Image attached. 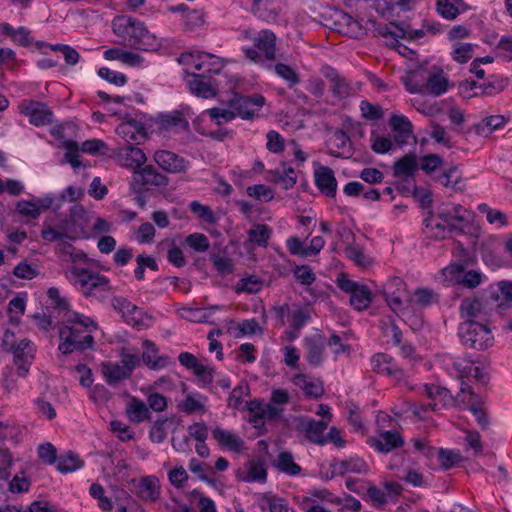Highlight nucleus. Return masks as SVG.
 <instances>
[{"mask_svg": "<svg viewBox=\"0 0 512 512\" xmlns=\"http://www.w3.org/2000/svg\"><path fill=\"white\" fill-rule=\"evenodd\" d=\"M114 34L123 39V44L142 51H155L160 46L156 36L144 23L130 16H118L112 21Z\"/></svg>", "mask_w": 512, "mask_h": 512, "instance_id": "nucleus-1", "label": "nucleus"}, {"mask_svg": "<svg viewBox=\"0 0 512 512\" xmlns=\"http://www.w3.org/2000/svg\"><path fill=\"white\" fill-rule=\"evenodd\" d=\"M71 273L76 277L84 297H95L100 302H104L108 298L112 287L106 276L87 268L75 266L71 268Z\"/></svg>", "mask_w": 512, "mask_h": 512, "instance_id": "nucleus-2", "label": "nucleus"}, {"mask_svg": "<svg viewBox=\"0 0 512 512\" xmlns=\"http://www.w3.org/2000/svg\"><path fill=\"white\" fill-rule=\"evenodd\" d=\"M119 355L120 361L103 362L100 366L105 382L111 387H117L123 381L128 380L140 364L139 356L129 353L125 348L121 349Z\"/></svg>", "mask_w": 512, "mask_h": 512, "instance_id": "nucleus-3", "label": "nucleus"}, {"mask_svg": "<svg viewBox=\"0 0 512 512\" xmlns=\"http://www.w3.org/2000/svg\"><path fill=\"white\" fill-rule=\"evenodd\" d=\"M458 335L463 345L475 350H485L494 342L491 330L475 320L462 322L458 329Z\"/></svg>", "mask_w": 512, "mask_h": 512, "instance_id": "nucleus-4", "label": "nucleus"}, {"mask_svg": "<svg viewBox=\"0 0 512 512\" xmlns=\"http://www.w3.org/2000/svg\"><path fill=\"white\" fill-rule=\"evenodd\" d=\"M112 308L120 314L123 321L131 325L137 330L146 328L148 325L145 323V319H148V315L137 305L133 304L128 298L123 296H113L111 298Z\"/></svg>", "mask_w": 512, "mask_h": 512, "instance_id": "nucleus-5", "label": "nucleus"}, {"mask_svg": "<svg viewBox=\"0 0 512 512\" xmlns=\"http://www.w3.org/2000/svg\"><path fill=\"white\" fill-rule=\"evenodd\" d=\"M131 182L137 191L164 188L168 185V177L160 173L153 165H146L141 169L133 171Z\"/></svg>", "mask_w": 512, "mask_h": 512, "instance_id": "nucleus-6", "label": "nucleus"}, {"mask_svg": "<svg viewBox=\"0 0 512 512\" xmlns=\"http://www.w3.org/2000/svg\"><path fill=\"white\" fill-rule=\"evenodd\" d=\"M260 50L264 53L267 60H275L276 58V35L273 31L268 29L261 30L257 37L254 38V46L244 49L247 58L254 62L262 59Z\"/></svg>", "mask_w": 512, "mask_h": 512, "instance_id": "nucleus-7", "label": "nucleus"}, {"mask_svg": "<svg viewBox=\"0 0 512 512\" xmlns=\"http://www.w3.org/2000/svg\"><path fill=\"white\" fill-rule=\"evenodd\" d=\"M227 104L235 110L237 116L244 120H251L255 116L253 107L260 109L265 104V98L261 94L243 96L238 92H234L232 98L227 101Z\"/></svg>", "mask_w": 512, "mask_h": 512, "instance_id": "nucleus-8", "label": "nucleus"}, {"mask_svg": "<svg viewBox=\"0 0 512 512\" xmlns=\"http://www.w3.org/2000/svg\"><path fill=\"white\" fill-rule=\"evenodd\" d=\"M76 327L65 326L60 329L59 337L62 340L58 346L59 351L64 355L71 354L74 351H85L91 349L94 345V337L87 334L82 340L74 338Z\"/></svg>", "mask_w": 512, "mask_h": 512, "instance_id": "nucleus-9", "label": "nucleus"}, {"mask_svg": "<svg viewBox=\"0 0 512 512\" xmlns=\"http://www.w3.org/2000/svg\"><path fill=\"white\" fill-rule=\"evenodd\" d=\"M241 5L255 17L268 23H276L281 12L275 0H241Z\"/></svg>", "mask_w": 512, "mask_h": 512, "instance_id": "nucleus-10", "label": "nucleus"}, {"mask_svg": "<svg viewBox=\"0 0 512 512\" xmlns=\"http://www.w3.org/2000/svg\"><path fill=\"white\" fill-rule=\"evenodd\" d=\"M486 304L495 305L499 313L506 308L507 302H512V281L502 280L491 284L484 290Z\"/></svg>", "mask_w": 512, "mask_h": 512, "instance_id": "nucleus-11", "label": "nucleus"}, {"mask_svg": "<svg viewBox=\"0 0 512 512\" xmlns=\"http://www.w3.org/2000/svg\"><path fill=\"white\" fill-rule=\"evenodd\" d=\"M191 79L187 81L189 90L197 97L214 98L219 90L217 81L206 73H191Z\"/></svg>", "mask_w": 512, "mask_h": 512, "instance_id": "nucleus-12", "label": "nucleus"}, {"mask_svg": "<svg viewBox=\"0 0 512 512\" xmlns=\"http://www.w3.org/2000/svg\"><path fill=\"white\" fill-rule=\"evenodd\" d=\"M20 112L29 117V122L34 126H45L53 122V112L43 102L23 101Z\"/></svg>", "mask_w": 512, "mask_h": 512, "instance_id": "nucleus-13", "label": "nucleus"}, {"mask_svg": "<svg viewBox=\"0 0 512 512\" xmlns=\"http://www.w3.org/2000/svg\"><path fill=\"white\" fill-rule=\"evenodd\" d=\"M322 74L329 81L330 92L334 98L343 100L352 95L353 88L351 83L336 69L329 65H325L322 68Z\"/></svg>", "mask_w": 512, "mask_h": 512, "instance_id": "nucleus-14", "label": "nucleus"}, {"mask_svg": "<svg viewBox=\"0 0 512 512\" xmlns=\"http://www.w3.org/2000/svg\"><path fill=\"white\" fill-rule=\"evenodd\" d=\"M131 492L144 501L156 502L160 497V482L156 476H144L131 481Z\"/></svg>", "mask_w": 512, "mask_h": 512, "instance_id": "nucleus-15", "label": "nucleus"}, {"mask_svg": "<svg viewBox=\"0 0 512 512\" xmlns=\"http://www.w3.org/2000/svg\"><path fill=\"white\" fill-rule=\"evenodd\" d=\"M367 444L377 452L387 454L404 445V439L396 430L382 431L377 437H369Z\"/></svg>", "mask_w": 512, "mask_h": 512, "instance_id": "nucleus-16", "label": "nucleus"}, {"mask_svg": "<svg viewBox=\"0 0 512 512\" xmlns=\"http://www.w3.org/2000/svg\"><path fill=\"white\" fill-rule=\"evenodd\" d=\"M153 158L157 165L168 173H184L189 167L187 160L168 150L155 151Z\"/></svg>", "mask_w": 512, "mask_h": 512, "instance_id": "nucleus-17", "label": "nucleus"}, {"mask_svg": "<svg viewBox=\"0 0 512 512\" xmlns=\"http://www.w3.org/2000/svg\"><path fill=\"white\" fill-rule=\"evenodd\" d=\"M195 57L198 60V62L193 61L195 70L202 71L203 73L211 75L212 77L213 75L220 74L224 68V63L220 58L204 52H196V54H182L179 60L182 61L186 60L187 58L193 59Z\"/></svg>", "mask_w": 512, "mask_h": 512, "instance_id": "nucleus-18", "label": "nucleus"}, {"mask_svg": "<svg viewBox=\"0 0 512 512\" xmlns=\"http://www.w3.org/2000/svg\"><path fill=\"white\" fill-rule=\"evenodd\" d=\"M314 182L319 191L326 197H335L337 180L334 171L328 166L319 165L314 170Z\"/></svg>", "mask_w": 512, "mask_h": 512, "instance_id": "nucleus-19", "label": "nucleus"}, {"mask_svg": "<svg viewBox=\"0 0 512 512\" xmlns=\"http://www.w3.org/2000/svg\"><path fill=\"white\" fill-rule=\"evenodd\" d=\"M327 427L328 422L324 420L300 419L296 429L304 432L310 442L323 446L326 444L324 432Z\"/></svg>", "mask_w": 512, "mask_h": 512, "instance_id": "nucleus-20", "label": "nucleus"}, {"mask_svg": "<svg viewBox=\"0 0 512 512\" xmlns=\"http://www.w3.org/2000/svg\"><path fill=\"white\" fill-rule=\"evenodd\" d=\"M117 159L122 166L133 171L141 169L147 160L143 150L133 146L131 143H126L123 147L119 148Z\"/></svg>", "mask_w": 512, "mask_h": 512, "instance_id": "nucleus-21", "label": "nucleus"}, {"mask_svg": "<svg viewBox=\"0 0 512 512\" xmlns=\"http://www.w3.org/2000/svg\"><path fill=\"white\" fill-rule=\"evenodd\" d=\"M157 123L161 130L170 133L189 131L190 128L189 121L184 117L183 112L180 110L159 114Z\"/></svg>", "mask_w": 512, "mask_h": 512, "instance_id": "nucleus-22", "label": "nucleus"}, {"mask_svg": "<svg viewBox=\"0 0 512 512\" xmlns=\"http://www.w3.org/2000/svg\"><path fill=\"white\" fill-rule=\"evenodd\" d=\"M306 349V360L314 367H319L323 363V353L326 345V339L323 334L317 333L306 337L304 340Z\"/></svg>", "mask_w": 512, "mask_h": 512, "instance_id": "nucleus-23", "label": "nucleus"}, {"mask_svg": "<svg viewBox=\"0 0 512 512\" xmlns=\"http://www.w3.org/2000/svg\"><path fill=\"white\" fill-rule=\"evenodd\" d=\"M394 140L399 147L408 144V139L413 136V125L404 115H392L389 120Z\"/></svg>", "mask_w": 512, "mask_h": 512, "instance_id": "nucleus-24", "label": "nucleus"}, {"mask_svg": "<svg viewBox=\"0 0 512 512\" xmlns=\"http://www.w3.org/2000/svg\"><path fill=\"white\" fill-rule=\"evenodd\" d=\"M429 72L430 70L423 66L408 71L407 74L401 78L406 90L411 94H425L426 79Z\"/></svg>", "mask_w": 512, "mask_h": 512, "instance_id": "nucleus-25", "label": "nucleus"}, {"mask_svg": "<svg viewBox=\"0 0 512 512\" xmlns=\"http://www.w3.org/2000/svg\"><path fill=\"white\" fill-rule=\"evenodd\" d=\"M116 131L127 143L135 142L136 144H140L147 139L146 128L141 122L136 120L121 123Z\"/></svg>", "mask_w": 512, "mask_h": 512, "instance_id": "nucleus-26", "label": "nucleus"}, {"mask_svg": "<svg viewBox=\"0 0 512 512\" xmlns=\"http://www.w3.org/2000/svg\"><path fill=\"white\" fill-rule=\"evenodd\" d=\"M144 352L141 359L143 363L152 370H160L169 364V357L166 355H158V348L155 343L146 339L143 341Z\"/></svg>", "mask_w": 512, "mask_h": 512, "instance_id": "nucleus-27", "label": "nucleus"}, {"mask_svg": "<svg viewBox=\"0 0 512 512\" xmlns=\"http://www.w3.org/2000/svg\"><path fill=\"white\" fill-rule=\"evenodd\" d=\"M330 467L332 469L331 478L335 475H344L347 472H354L358 474H366L368 467L366 462L361 458H351L348 460L336 461L334 460Z\"/></svg>", "mask_w": 512, "mask_h": 512, "instance_id": "nucleus-28", "label": "nucleus"}, {"mask_svg": "<svg viewBox=\"0 0 512 512\" xmlns=\"http://www.w3.org/2000/svg\"><path fill=\"white\" fill-rule=\"evenodd\" d=\"M375 31L379 36L389 39L387 45L390 47L400 48L402 43L398 39L406 37V29L398 21H391L384 26H378Z\"/></svg>", "mask_w": 512, "mask_h": 512, "instance_id": "nucleus-29", "label": "nucleus"}, {"mask_svg": "<svg viewBox=\"0 0 512 512\" xmlns=\"http://www.w3.org/2000/svg\"><path fill=\"white\" fill-rule=\"evenodd\" d=\"M212 437L222 447L234 452H240L243 449L244 441L235 433L216 427L212 430Z\"/></svg>", "mask_w": 512, "mask_h": 512, "instance_id": "nucleus-30", "label": "nucleus"}, {"mask_svg": "<svg viewBox=\"0 0 512 512\" xmlns=\"http://www.w3.org/2000/svg\"><path fill=\"white\" fill-rule=\"evenodd\" d=\"M435 71L429 72L425 86V94L440 96L448 89V79L443 75V70L434 67Z\"/></svg>", "mask_w": 512, "mask_h": 512, "instance_id": "nucleus-31", "label": "nucleus"}, {"mask_svg": "<svg viewBox=\"0 0 512 512\" xmlns=\"http://www.w3.org/2000/svg\"><path fill=\"white\" fill-rule=\"evenodd\" d=\"M437 217L445 223V227L449 232H464V229L469 224V219L460 215H454L448 207L438 209Z\"/></svg>", "mask_w": 512, "mask_h": 512, "instance_id": "nucleus-32", "label": "nucleus"}, {"mask_svg": "<svg viewBox=\"0 0 512 512\" xmlns=\"http://www.w3.org/2000/svg\"><path fill=\"white\" fill-rule=\"evenodd\" d=\"M393 175L395 177H413L418 170L417 156L414 153H408L394 162Z\"/></svg>", "mask_w": 512, "mask_h": 512, "instance_id": "nucleus-33", "label": "nucleus"}, {"mask_svg": "<svg viewBox=\"0 0 512 512\" xmlns=\"http://www.w3.org/2000/svg\"><path fill=\"white\" fill-rule=\"evenodd\" d=\"M126 413L129 420L133 423L151 420V412L147 404L137 397H131L126 407Z\"/></svg>", "mask_w": 512, "mask_h": 512, "instance_id": "nucleus-34", "label": "nucleus"}, {"mask_svg": "<svg viewBox=\"0 0 512 512\" xmlns=\"http://www.w3.org/2000/svg\"><path fill=\"white\" fill-rule=\"evenodd\" d=\"M486 301L484 297L482 299L478 298H465L460 305V313L462 318H466V320H475V318H480L484 313Z\"/></svg>", "mask_w": 512, "mask_h": 512, "instance_id": "nucleus-35", "label": "nucleus"}, {"mask_svg": "<svg viewBox=\"0 0 512 512\" xmlns=\"http://www.w3.org/2000/svg\"><path fill=\"white\" fill-rule=\"evenodd\" d=\"M294 383L299 386L309 397L318 399L321 398L324 394V386L322 381H309L304 374L296 375L294 377Z\"/></svg>", "mask_w": 512, "mask_h": 512, "instance_id": "nucleus-36", "label": "nucleus"}, {"mask_svg": "<svg viewBox=\"0 0 512 512\" xmlns=\"http://www.w3.org/2000/svg\"><path fill=\"white\" fill-rule=\"evenodd\" d=\"M509 84V78L503 75H490L487 82L479 85L481 94L493 96L501 93Z\"/></svg>", "mask_w": 512, "mask_h": 512, "instance_id": "nucleus-37", "label": "nucleus"}, {"mask_svg": "<svg viewBox=\"0 0 512 512\" xmlns=\"http://www.w3.org/2000/svg\"><path fill=\"white\" fill-rule=\"evenodd\" d=\"M1 31L4 35L10 37L14 42L18 43L23 47H27L32 43V37H30V31L26 27H19L15 29L9 23H3L1 25Z\"/></svg>", "mask_w": 512, "mask_h": 512, "instance_id": "nucleus-38", "label": "nucleus"}, {"mask_svg": "<svg viewBox=\"0 0 512 512\" xmlns=\"http://www.w3.org/2000/svg\"><path fill=\"white\" fill-rule=\"evenodd\" d=\"M506 123V119L502 115H492L485 117L481 122L473 125L472 129L477 135H489L494 130L502 127Z\"/></svg>", "mask_w": 512, "mask_h": 512, "instance_id": "nucleus-39", "label": "nucleus"}, {"mask_svg": "<svg viewBox=\"0 0 512 512\" xmlns=\"http://www.w3.org/2000/svg\"><path fill=\"white\" fill-rule=\"evenodd\" d=\"M400 287H404L403 281L395 278L384 289L385 300L393 311H396L402 305V299L399 294Z\"/></svg>", "mask_w": 512, "mask_h": 512, "instance_id": "nucleus-40", "label": "nucleus"}, {"mask_svg": "<svg viewBox=\"0 0 512 512\" xmlns=\"http://www.w3.org/2000/svg\"><path fill=\"white\" fill-rule=\"evenodd\" d=\"M248 241L266 248L272 235V229L267 224H255L248 232Z\"/></svg>", "mask_w": 512, "mask_h": 512, "instance_id": "nucleus-41", "label": "nucleus"}, {"mask_svg": "<svg viewBox=\"0 0 512 512\" xmlns=\"http://www.w3.org/2000/svg\"><path fill=\"white\" fill-rule=\"evenodd\" d=\"M274 466L290 476L298 475L301 472V467L294 462L293 455L289 451L280 452Z\"/></svg>", "mask_w": 512, "mask_h": 512, "instance_id": "nucleus-42", "label": "nucleus"}, {"mask_svg": "<svg viewBox=\"0 0 512 512\" xmlns=\"http://www.w3.org/2000/svg\"><path fill=\"white\" fill-rule=\"evenodd\" d=\"M273 70L287 83L289 88H293L301 82L299 73L290 65L279 62L273 65Z\"/></svg>", "mask_w": 512, "mask_h": 512, "instance_id": "nucleus-43", "label": "nucleus"}, {"mask_svg": "<svg viewBox=\"0 0 512 512\" xmlns=\"http://www.w3.org/2000/svg\"><path fill=\"white\" fill-rule=\"evenodd\" d=\"M372 300V293L366 285L359 286V288L350 295V304L358 311L366 310Z\"/></svg>", "mask_w": 512, "mask_h": 512, "instance_id": "nucleus-44", "label": "nucleus"}, {"mask_svg": "<svg viewBox=\"0 0 512 512\" xmlns=\"http://www.w3.org/2000/svg\"><path fill=\"white\" fill-rule=\"evenodd\" d=\"M84 465V462L74 452H68L57 459V470L61 473L73 472Z\"/></svg>", "mask_w": 512, "mask_h": 512, "instance_id": "nucleus-45", "label": "nucleus"}, {"mask_svg": "<svg viewBox=\"0 0 512 512\" xmlns=\"http://www.w3.org/2000/svg\"><path fill=\"white\" fill-rule=\"evenodd\" d=\"M281 413V408H278L273 404H264L262 412L259 415L251 416L249 421L254 425L255 428H257L264 424L265 419L269 421L278 419Z\"/></svg>", "mask_w": 512, "mask_h": 512, "instance_id": "nucleus-46", "label": "nucleus"}, {"mask_svg": "<svg viewBox=\"0 0 512 512\" xmlns=\"http://www.w3.org/2000/svg\"><path fill=\"white\" fill-rule=\"evenodd\" d=\"M263 281L255 275H250L240 279L236 286L235 291L237 293L246 292L249 294L257 293L262 288Z\"/></svg>", "mask_w": 512, "mask_h": 512, "instance_id": "nucleus-47", "label": "nucleus"}, {"mask_svg": "<svg viewBox=\"0 0 512 512\" xmlns=\"http://www.w3.org/2000/svg\"><path fill=\"white\" fill-rule=\"evenodd\" d=\"M457 173V168L453 167L439 175L436 180L445 187H450L455 191H462L464 186L461 185V177Z\"/></svg>", "mask_w": 512, "mask_h": 512, "instance_id": "nucleus-48", "label": "nucleus"}, {"mask_svg": "<svg viewBox=\"0 0 512 512\" xmlns=\"http://www.w3.org/2000/svg\"><path fill=\"white\" fill-rule=\"evenodd\" d=\"M474 52V45L471 43L458 42L454 45V49L451 52L453 60L459 64L467 63L472 57Z\"/></svg>", "mask_w": 512, "mask_h": 512, "instance_id": "nucleus-49", "label": "nucleus"}, {"mask_svg": "<svg viewBox=\"0 0 512 512\" xmlns=\"http://www.w3.org/2000/svg\"><path fill=\"white\" fill-rule=\"evenodd\" d=\"M191 212L197 214V216L208 224L215 225L217 223V217L213 210L206 205H202L198 201H192L189 204Z\"/></svg>", "mask_w": 512, "mask_h": 512, "instance_id": "nucleus-50", "label": "nucleus"}, {"mask_svg": "<svg viewBox=\"0 0 512 512\" xmlns=\"http://www.w3.org/2000/svg\"><path fill=\"white\" fill-rule=\"evenodd\" d=\"M478 211L486 215L490 224L498 223L500 226L508 224L506 214L500 210L492 209L488 204L482 203L478 206Z\"/></svg>", "mask_w": 512, "mask_h": 512, "instance_id": "nucleus-51", "label": "nucleus"}, {"mask_svg": "<svg viewBox=\"0 0 512 512\" xmlns=\"http://www.w3.org/2000/svg\"><path fill=\"white\" fill-rule=\"evenodd\" d=\"M438 458L444 469H450L462 461V456L459 452L444 448L439 449Z\"/></svg>", "mask_w": 512, "mask_h": 512, "instance_id": "nucleus-52", "label": "nucleus"}, {"mask_svg": "<svg viewBox=\"0 0 512 512\" xmlns=\"http://www.w3.org/2000/svg\"><path fill=\"white\" fill-rule=\"evenodd\" d=\"M186 244L196 252H205L210 247V242L206 235L202 233H192L186 237Z\"/></svg>", "mask_w": 512, "mask_h": 512, "instance_id": "nucleus-53", "label": "nucleus"}, {"mask_svg": "<svg viewBox=\"0 0 512 512\" xmlns=\"http://www.w3.org/2000/svg\"><path fill=\"white\" fill-rule=\"evenodd\" d=\"M483 274L476 270H467L464 271L462 277L457 279L459 285L468 288L474 289L478 287L482 283Z\"/></svg>", "mask_w": 512, "mask_h": 512, "instance_id": "nucleus-54", "label": "nucleus"}, {"mask_svg": "<svg viewBox=\"0 0 512 512\" xmlns=\"http://www.w3.org/2000/svg\"><path fill=\"white\" fill-rule=\"evenodd\" d=\"M362 117L370 121H378L383 117V110L380 105H373L363 100L360 103Z\"/></svg>", "mask_w": 512, "mask_h": 512, "instance_id": "nucleus-55", "label": "nucleus"}, {"mask_svg": "<svg viewBox=\"0 0 512 512\" xmlns=\"http://www.w3.org/2000/svg\"><path fill=\"white\" fill-rule=\"evenodd\" d=\"M90 495L98 499V506L103 511H110L112 509V501L104 496V488L98 483H93L89 488Z\"/></svg>", "mask_w": 512, "mask_h": 512, "instance_id": "nucleus-56", "label": "nucleus"}, {"mask_svg": "<svg viewBox=\"0 0 512 512\" xmlns=\"http://www.w3.org/2000/svg\"><path fill=\"white\" fill-rule=\"evenodd\" d=\"M206 113L210 116L211 119L215 120L217 125L230 122L237 116L235 111L218 107L208 109Z\"/></svg>", "mask_w": 512, "mask_h": 512, "instance_id": "nucleus-57", "label": "nucleus"}, {"mask_svg": "<svg viewBox=\"0 0 512 512\" xmlns=\"http://www.w3.org/2000/svg\"><path fill=\"white\" fill-rule=\"evenodd\" d=\"M293 274L301 285L309 286L316 280V275L309 265L297 266L294 269Z\"/></svg>", "mask_w": 512, "mask_h": 512, "instance_id": "nucleus-58", "label": "nucleus"}, {"mask_svg": "<svg viewBox=\"0 0 512 512\" xmlns=\"http://www.w3.org/2000/svg\"><path fill=\"white\" fill-rule=\"evenodd\" d=\"M436 10L441 17L447 20H454L460 14L459 9L449 0H437Z\"/></svg>", "mask_w": 512, "mask_h": 512, "instance_id": "nucleus-59", "label": "nucleus"}, {"mask_svg": "<svg viewBox=\"0 0 512 512\" xmlns=\"http://www.w3.org/2000/svg\"><path fill=\"white\" fill-rule=\"evenodd\" d=\"M267 479V471L262 462L251 461L250 467L248 469V475L246 477V481L249 482H265Z\"/></svg>", "mask_w": 512, "mask_h": 512, "instance_id": "nucleus-60", "label": "nucleus"}, {"mask_svg": "<svg viewBox=\"0 0 512 512\" xmlns=\"http://www.w3.org/2000/svg\"><path fill=\"white\" fill-rule=\"evenodd\" d=\"M98 75L116 86H124L127 82V77L123 73L113 71L107 67H101Z\"/></svg>", "mask_w": 512, "mask_h": 512, "instance_id": "nucleus-61", "label": "nucleus"}, {"mask_svg": "<svg viewBox=\"0 0 512 512\" xmlns=\"http://www.w3.org/2000/svg\"><path fill=\"white\" fill-rule=\"evenodd\" d=\"M16 211L22 216L37 219L40 215V207L31 201L21 200L16 204Z\"/></svg>", "mask_w": 512, "mask_h": 512, "instance_id": "nucleus-62", "label": "nucleus"}, {"mask_svg": "<svg viewBox=\"0 0 512 512\" xmlns=\"http://www.w3.org/2000/svg\"><path fill=\"white\" fill-rule=\"evenodd\" d=\"M246 192L250 197L257 200L264 199L265 201H270L274 197L273 190L263 184L249 186L247 187Z\"/></svg>", "mask_w": 512, "mask_h": 512, "instance_id": "nucleus-63", "label": "nucleus"}, {"mask_svg": "<svg viewBox=\"0 0 512 512\" xmlns=\"http://www.w3.org/2000/svg\"><path fill=\"white\" fill-rule=\"evenodd\" d=\"M414 296L416 303L422 307L430 306L438 300L437 294L433 290L426 288H417L414 292Z\"/></svg>", "mask_w": 512, "mask_h": 512, "instance_id": "nucleus-64", "label": "nucleus"}]
</instances>
